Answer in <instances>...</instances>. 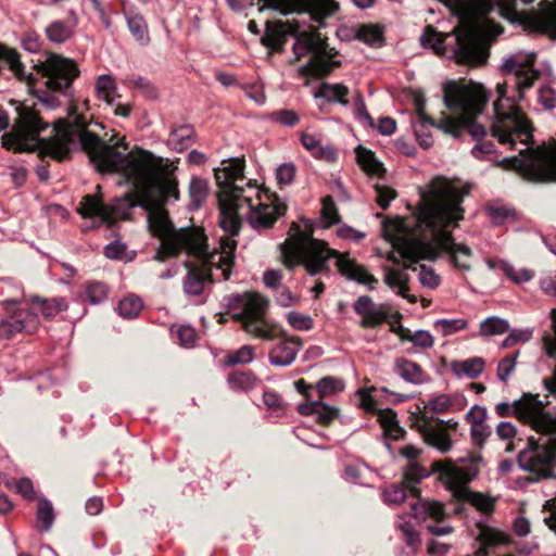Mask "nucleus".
Instances as JSON below:
<instances>
[{
	"label": "nucleus",
	"mask_w": 556,
	"mask_h": 556,
	"mask_svg": "<svg viewBox=\"0 0 556 556\" xmlns=\"http://www.w3.org/2000/svg\"><path fill=\"white\" fill-rule=\"evenodd\" d=\"M453 55L459 65L477 67L485 64L489 58V48L482 31L475 26L458 31Z\"/></svg>",
	"instance_id": "nucleus-13"
},
{
	"label": "nucleus",
	"mask_w": 556,
	"mask_h": 556,
	"mask_svg": "<svg viewBox=\"0 0 556 556\" xmlns=\"http://www.w3.org/2000/svg\"><path fill=\"white\" fill-rule=\"evenodd\" d=\"M260 380L252 371L235 370L228 376V384L233 391L254 389Z\"/></svg>",
	"instance_id": "nucleus-35"
},
{
	"label": "nucleus",
	"mask_w": 556,
	"mask_h": 556,
	"mask_svg": "<svg viewBox=\"0 0 556 556\" xmlns=\"http://www.w3.org/2000/svg\"><path fill=\"white\" fill-rule=\"evenodd\" d=\"M464 500L485 516L493 514L496 500L477 491H467Z\"/></svg>",
	"instance_id": "nucleus-37"
},
{
	"label": "nucleus",
	"mask_w": 556,
	"mask_h": 556,
	"mask_svg": "<svg viewBox=\"0 0 556 556\" xmlns=\"http://www.w3.org/2000/svg\"><path fill=\"white\" fill-rule=\"evenodd\" d=\"M36 520L40 525L41 532H48L55 520L52 503L43 496L38 497Z\"/></svg>",
	"instance_id": "nucleus-38"
},
{
	"label": "nucleus",
	"mask_w": 556,
	"mask_h": 556,
	"mask_svg": "<svg viewBox=\"0 0 556 556\" xmlns=\"http://www.w3.org/2000/svg\"><path fill=\"white\" fill-rule=\"evenodd\" d=\"M194 135L193 127L190 125H180L172 129L169 135V141L179 150L188 148Z\"/></svg>",
	"instance_id": "nucleus-47"
},
{
	"label": "nucleus",
	"mask_w": 556,
	"mask_h": 556,
	"mask_svg": "<svg viewBox=\"0 0 556 556\" xmlns=\"http://www.w3.org/2000/svg\"><path fill=\"white\" fill-rule=\"evenodd\" d=\"M445 38L446 36L438 31L433 26L427 25L420 40L424 47H430L435 54L443 55L445 52Z\"/></svg>",
	"instance_id": "nucleus-40"
},
{
	"label": "nucleus",
	"mask_w": 556,
	"mask_h": 556,
	"mask_svg": "<svg viewBox=\"0 0 556 556\" xmlns=\"http://www.w3.org/2000/svg\"><path fill=\"white\" fill-rule=\"evenodd\" d=\"M533 29L556 40V9L549 8L532 22Z\"/></svg>",
	"instance_id": "nucleus-36"
},
{
	"label": "nucleus",
	"mask_w": 556,
	"mask_h": 556,
	"mask_svg": "<svg viewBox=\"0 0 556 556\" xmlns=\"http://www.w3.org/2000/svg\"><path fill=\"white\" fill-rule=\"evenodd\" d=\"M352 307L357 315L362 316L359 321L362 328H376L383 323L395 327L394 325L400 324L402 319L400 312L390 315L387 304H376L369 295L358 296Z\"/></svg>",
	"instance_id": "nucleus-16"
},
{
	"label": "nucleus",
	"mask_w": 556,
	"mask_h": 556,
	"mask_svg": "<svg viewBox=\"0 0 556 556\" xmlns=\"http://www.w3.org/2000/svg\"><path fill=\"white\" fill-rule=\"evenodd\" d=\"M555 462V455L552 453H530L526 450L519 452L517 455L518 467L528 472L538 473L541 477L547 478L552 473L549 467Z\"/></svg>",
	"instance_id": "nucleus-19"
},
{
	"label": "nucleus",
	"mask_w": 556,
	"mask_h": 556,
	"mask_svg": "<svg viewBox=\"0 0 556 556\" xmlns=\"http://www.w3.org/2000/svg\"><path fill=\"white\" fill-rule=\"evenodd\" d=\"M393 371L405 382L414 386H420L430 380L419 364L405 357L395 358Z\"/></svg>",
	"instance_id": "nucleus-23"
},
{
	"label": "nucleus",
	"mask_w": 556,
	"mask_h": 556,
	"mask_svg": "<svg viewBox=\"0 0 556 556\" xmlns=\"http://www.w3.org/2000/svg\"><path fill=\"white\" fill-rule=\"evenodd\" d=\"M551 317H552V329L554 332V338L549 333H546L543 337V346L545 350V354L547 357L556 359V309L553 308L551 311Z\"/></svg>",
	"instance_id": "nucleus-64"
},
{
	"label": "nucleus",
	"mask_w": 556,
	"mask_h": 556,
	"mask_svg": "<svg viewBox=\"0 0 556 556\" xmlns=\"http://www.w3.org/2000/svg\"><path fill=\"white\" fill-rule=\"evenodd\" d=\"M519 355V352H515L513 354L506 355L502 358L497 366V378L506 383L508 381L509 376L513 374L516 367V359Z\"/></svg>",
	"instance_id": "nucleus-59"
},
{
	"label": "nucleus",
	"mask_w": 556,
	"mask_h": 556,
	"mask_svg": "<svg viewBox=\"0 0 556 556\" xmlns=\"http://www.w3.org/2000/svg\"><path fill=\"white\" fill-rule=\"evenodd\" d=\"M282 9H274L287 15L292 12H306L312 15L316 22H321L325 17L331 16L339 9L334 0H283Z\"/></svg>",
	"instance_id": "nucleus-17"
},
{
	"label": "nucleus",
	"mask_w": 556,
	"mask_h": 556,
	"mask_svg": "<svg viewBox=\"0 0 556 556\" xmlns=\"http://www.w3.org/2000/svg\"><path fill=\"white\" fill-rule=\"evenodd\" d=\"M406 484H391L382 492V500L387 504H402L406 497Z\"/></svg>",
	"instance_id": "nucleus-53"
},
{
	"label": "nucleus",
	"mask_w": 556,
	"mask_h": 556,
	"mask_svg": "<svg viewBox=\"0 0 556 556\" xmlns=\"http://www.w3.org/2000/svg\"><path fill=\"white\" fill-rule=\"evenodd\" d=\"M127 83L130 87L140 90L149 99L156 97V89L146 77L132 75L127 78Z\"/></svg>",
	"instance_id": "nucleus-61"
},
{
	"label": "nucleus",
	"mask_w": 556,
	"mask_h": 556,
	"mask_svg": "<svg viewBox=\"0 0 556 556\" xmlns=\"http://www.w3.org/2000/svg\"><path fill=\"white\" fill-rule=\"evenodd\" d=\"M128 245H104L103 254L110 260L131 262L136 251H127Z\"/></svg>",
	"instance_id": "nucleus-57"
},
{
	"label": "nucleus",
	"mask_w": 556,
	"mask_h": 556,
	"mask_svg": "<svg viewBox=\"0 0 556 556\" xmlns=\"http://www.w3.org/2000/svg\"><path fill=\"white\" fill-rule=\"evenodd\" d=\"M254 359V348L251 345H243L239 350L230 353L226 357L227 365H244Z\"/></svg>",
	"instance_id": "nucleus-56"
},
{
	"label": "nucleus",
	"mask_w": 556,
	"mask_h": 556,
	"mask_svg": "<svg viewBox=\"0 0 556 556\" xmlns=\"http://www.w3.org/2000/svg\"><path fill=\"white\" fill-rule=\"evenodd\" d=\"M396 528L401 530L406 542V546L401 547L396 556H415L420 544L419 533L414 529L413 523L404 520V518H401V520L396 522Z\"/></svg>",
	"instance_id": "nucleus-28"
},
{
	"label": "nucleus",
	"mask_w": 556,
	"mask_h": 556,
	"mask_svg": "<svg viewBox=\"0 0 556 556\" xmlns=\"http://www.w3.org/2000/svg\"><path fill=\"white\" fill-rule=\"evenodd\" d=\"M426 441L441 453L450 452L453 446L451 437L447 433L439 430L429 431L426 434Z\"/></svg>",
	"instance_id": "nucleus-52"
},
{
	"label": "nucleus",
	"mask_w": 556,
	"mask_h": 556,
	"mask_svg": "<svg viewBox=\"0 0 556 556\" xmlns=\"http://www.w3.org/2000/svg\"><path fill=\"white\" fill-rule=\"evenodd\" d=\"M289 325L300 331L311 330L314 326V320L311 316L292 311L287 314Z\"/></svg>",
	"instance_id": "nucleus-58"
},
{
	"label": "nucleus",
	"mask_w": 556,
	"mask_h": 556,
	"mask_svg": "<svg viewBox=\"0 0 556 556\" xmlns=\"http://www.w3.org/2000/svg\"><path fill=\"white\" fill-rule=\"evenodd\" d=\"M122 175L131 184V192L106 205L98 185V193L84 195L77 212L84 218H98L100 224L114 230L118 220L130 218L129 208L140 206L147 212L149 231L160 243H207L203 227L176 228L172 222L166 204L170 198L179 199L178 180L162 157L135 147L128 153Z\"/></svg>",
	"instance_id": "nucleus-1"
},
{
	"label": "nucleus",
	"mask_w": 556,
	"mask_h": 556,
	"mask_svg": "<svg viewBox=\"0 0 556 556\" xmlns=\"http://www.w3.org/2000/svg\"><path fill=\"white\" fill-rule=\"evenodd\" d=\"M321 202L323 207L320 210V217L323 219V223H325L324 228H329L331 225L340 220V215L338 213L334 200L331 195L325 197Z\"/></svg>",
	"instance_id": "nucleus-51"
},
{
	"label": "nucleus",
	"mask_w": 556,
	"mask_h": 556,
	"mask_svg": "<svg viewBox=\"0 0 556 556\" xmlns=\"http://www.w3.org/2000/svg\"><path fill=\"white\" fill-rule=\"evenodd\" d=\"M317 223L307 218H301L300 222H293L288 230V237L282 243H328L325 239L313 237Z\"/></svg>",
	"instance_id": "nucleus-24"
},
{
	"label": "nucleus",
	"mask_w": 556,
	"mask_h": 556,
	"mask_svg": "<svg viewBox=\"0 0 556 556\" xmlns=\"http://www.w3.org/2000/svg\"><path fill=\"white\" fill-rule=\"evenodd\" d=\"M453 397L447 394H439L428 400L425 408L434 414H443L448 410L452 405Z\"/></svg>",
	"instance_id": "nucleus-62"
},
{
	"label": "nucleus",
	"mask_w": 556,
	"mask_h": 556,
	"mask_svg": "<svg viewBox=\"0 0 556 556\" xmlns=\"http://www.w3.org/2000/svg\"><path fill=\"white\" fill-rule=\"evenodd\" d=\"M278 251L287 267L303 265L311 276L328 273L330 261L334 260L339 271L348 279L365 285L369 290H374L378 282L364 266L344 257L339 251L329 249V245H278Z\"/></svg>",
	"instance_id": "nucleus-8"
},
{
	"label": "nucleus",
	"mask_w": 556,
	"mask_h": 556,
	"mask_svg": "<svg viewBox=\"0 0 556 556\" xmlns=\"http://www.w3.org/2000/svg\"><path fill=\"white\" fill-rule=\"evenodd\" d=\"M206 194H207L206 181L199 177L192 178L190 181V186H189V195L191 199V205L194 208H198L205 200Z\"/></svg>",
	"instance_id": "nucleus-50"
},
{
	"label": "nucleus",
	"mask_w": 556,
	"mask_h": 556,
	"mask_svg": "<svg viewBox=\"0 0 556 556\" xmlns=\"http://www.w3.org/2000/svg\"><path fill=\"white\" fill-rule=\"evenodd\" d=\"M142 309V302L138 296H126L118 302L117 312L118 314L127 319L137 317Z\"/></svg>",
	"instance_id": "nucleus-48"
},
{
	"label": "nucleus",
	"mask_w": 556,
	"mask_h": 556,
	"mask_svg": "<svg viewBox=\"0 0 556 556\" xmlns=\"http://www.w3.org/2000/svg\"><path fill=\"white\" fill-rule=\"evenodd\" d=\"M294 60L291 64L299 62L302 58L311 54L308 62L299 68L302 77L323 79L329 76L334 68L341 66V62L333 60L338 55L334 48L328 45V38L323 37L318 30L303 31L292 47Z\"/></svg>",
	"instance_id": "nucleus-10"
},
{
	"label": "nucleus",
	"mask_w": 556,
	"mask_h": 556,
	"mask_svg": "<svg viewBox=\"0 0 556 556\" xmlns=\"http://www.w3.org/2000/svg\"><path fill=\"white\" fill-rule=\"evenodd\" d=\"M479 532L477 541L480 543L479 548L476 552V556H488L489 548L495 544L501 543V534L489 527L483 520H479L476 523Z\"/></svg>",
	"instance_id": "nucleus-30"
},
{
	"label": "nucleus",
	"mask_w": 556,
	"mask_h": 556,
	"mask_svg": "<svg viewBox=\"0 0 556 556\" xmlns=\"http://www.w3.org/2000/svg\"><path fill=\"white\" fill-rule=\"evenodd\" d=\"M345 382L342 378L333 376H325L316 382V391L319 400L326 396L334 395L343 392Z\"/></svg>",
	"instance_id": "nucleus-39"
},
{
	"label": "nucleus",
	"mask_w": 556,
	"mask_h": 556,
	"mask_svg": "<svg viewBox=\"0 0 556 556\" xmlns=\"http://www.w3.org/2000/svg\"><path fill=\"white\" fill-rule=\"evenodd\" d=\"M430 476L431 471L418 462L407 463L403 471V483L410 486L420 483L424 479L429 478Z\"/></svg>",
	"instance_id": "nucleus-44"
},
{
	"label": "nucleus",
	"mask_w": 556,
	"mask_h": 556,
	"mask_svg": "<svg viewBox=\"0 0 556 556\" xmlns=\"http://www.w3.org/2000/svg\"><path fill=\"white\" fill-rule=\"evenodd\" d=\"M5 65H8L20 81H25L30 88L35 87L36 78L31 74L26 73L25 66L21 61V54L15 49L0 42V74Z\"/></svg>",
	"instance_id": "nucleus-21"
},
{
	"label": "nucleus",
	"mask_w": 556,
	"mask_h": 556,
	"mask_svg": "<svg viewBox=\"0 0 556 556\" xmlns=\"http://www.w3.org/2000/svg\"><path fill=\"white\" fill-rule=\"evenodd\" d=\"M34 67L46 79V88L53 92H65L80 74L74 60L53 52L48 54L45 62Z\"/></svg>",
	"instance_id": "nucleus-12"
},
{
	"label": "nucleus",
	"mask_w": 556,
	"mask_h": 556,
	"mask_svg": "<svg viewBox=\"0 0 556 556\" xmlns=\"http://www.w3.org/2000/svg\"><path fill=\"white\" fill-rule=\"evenodd\" d=\"M355 154L357 164L367 175L379 178L384 176L386 168L371 150L357 146Z\"/></svg>",
	"instance_id": "nucleus-26"
},
{
	"label": "nucleus",
	"mask_w": 556,
	"mask_h": 556,
	"mask_svg": "<svg viewBox=\"0 0 556 556\" xmlns=\"http://www.w3.org/2000/svg\"><path fill=\"white\" fill-rule=\"evenodd\" d=\"M429 245H391V250L383 253L380 249H377V254L380 257H386L387 261L394 265L403 264L404 267L410 268L413 264L420 262L421 260L429 258L428 252L425 248ZM438 248H452L454 262L457 266H460L457 262V254L469 256L471 250L469 245H437Z\"/></svg>",
	"instance_id": "nucleus-14"
},
{
	"label": "nucleus",
	"mask_w": 556,
	"mask_h": 556,
	"mask_svg": "<svg viewBox=\"0 0 556 556\" xmlns=\"http://www.w3.org/2000/svg\"><path fill=\"white\" fill-rule=\"evenodd\" d=\"M127 27L132 37L141 45L147 46L150 42L148 24L137 9H124Z\"/></svg>",
	"instance_id": "nucleus-25"
},
{
	"label": "nucleus",
	"mask_w": 556,
	"mask_h": 556,
	"mask_svg": "<svg viewBox=\"0 0 556 556\" xmlns=\"http://www.w3.org/2000/svg\"><path fill=\"white\" fill-rule=\"evenodd\" d=\"M482 462L483 458L480 453L470 452L467 456L457 459L459 466H450L447 473L452 475V479L459 483H469L478 477Z\"/></svg>",
	"instance_id": "nucleus-20"
},
{
	"label": "nucleus",
	"mask_w": 556,
	"mask_h": 556,
	"mask_svg": "<svg viewBox=\"0 0 556 556\" xmlns=\"http://www.w3.org/2000/svg\"><path fill=\"white\" fill-rule=\"evenodd\" d=\"M484 361L481 357H472L465 361H453L451 370L457 377H467L475 379L481 375L484 369Z\"/></svg>",
	"instance_id": "nucleus-31"
},
{
	"label": "nucleus",
	"mask_w": 556,
	"mask_h": 556,
	"mask_svg": "<svg viewBox=\"0 0 556 556\" xmlns=\"http://www.w3.org/2000/svg\"><path fill=\"white\" fill-rule=\"evenodd\" d=\"M76 21L73 24L70 22L56 20L51 22L45 29V34L49 41L53 43H64L72 38L74 34V27Z\"/></svg>",
	"instance_id": "nucleus-32"
},
{
	"label": "nucleus",
	"mask_w": 556,
	"mask_h": 556,
	"mask_svg": "<svg viewBox=\"0 0 556 556\" xmlns=\"http://www.w3.org/2000/svg\"><path fill=\"white\" fill-rule=\"evenodd\" d=\"M509 330V323L496 316L485 318L480 324V333L485 337L503 334Z\"/></svg>",
	"instance_id": "nucleus-46"
},
{
	"label": "nucleus",
	"mask_w": 556,
	"mask_h": 556,
	"mask_svg": "<svg viewBox=\"0 0 556 556\" xmlns=\"http://www.w3.org/2000/svg\"><path fill=\"white\" fill-rule=\"evenodd\" d=\"M38 324L36 313L29 308H18L8 319L0 320V338L11 339L18 332L31 333Z\"/></svg>",
	"instance_id": "nucleus-18"
},
{
	"label": "nucleus",
	"mask_w": 556,
	"mask_h": 556,
	"mask_svg": "<svg viewBox=\"0 0 556 556\" xmlns=\"http://www.w3.org/2000/svg\"><path fill=\"white\" fill-rule=\"evenodd\" d=\"M237 245H159L153 260L166 262L175 258L186 249L200 261L194 264L185 261L187 273L182 279V291L186 298L194 304L201 305L207 301L214 283L213 270H220L222 280H228L235 265V249Z\"/></svg>",
	"instance_id": "nucleus-5"
},
{
	"label": "nucleus",
	"mask_w": 556,
	"mask_h": 556,
	"mask_svg": "<svg viewBox=\"0 0 556 556\" xmlns=\"http://www.w3.org/2000/svg\"><path fill=\"white\" fill-rule=\"evenodd\" d=\"M471 186L459 179L434 177L428 190L419 189L416 205L407 204L408 216L382 218V236L388 243H456L453 231L464 219L463 202Z\"/></svg>",
	"instance_id": "nucleus-3"
},
{
	"label": "nucleus",
	"mask_w": 556,
	"mask_h": 556,
	"mask_svg": "<svg viewBox=\"0 0 556 556\" xmlns=\"http://www.w3.org/2000/svg\"><path fill=\"white\" fill-rule=\"evenodd\" d=\"M374 188L376 191V202L382 210H387L391 201L397 197L396 190L389 186L376 184Z\"/></svg>",
	"instance_id": "nucleus-60"
},
{
	"label": "nucleus",
	"mask_w": 556,
	"mask_h": 556,
	"mask_svg": "<svg viewBox=\"0 0 556 556\" xmlns=\"http://www.w3.org/2000/svg\"><path fill=\"white\" fill-rule=\"evenodd\" d=\"M265 198L268 203L257 202L255 207L247 212L249 225L258 232L273 228L278 218L287 212V204L281 202L276 193L266 190Z\"/></svg>",
	"instance_id": "nucleus-15"
},
{
	"label": "nucleus",
	"mask_w": 556,
	"mask_h": 556,
	"mask_svg": "<svg viewBox=\"0 0 556 556\" xmlns=\"http://www.w3.org/2000/svg\"><path fill=\"white\" fill-rule=\"evenodd\" d=\"M468 321L464 318L439 319L434 323V328L440 329L442 336L447 337L459 330L466 329Z\"/></svg>",
	"instance_id": "nucleus-54"
},
{
	"label": "nucleus",
	"mask_w": 556,
	"mask_h": 556,
	"mask_svg": "<svg viewBox=\"0 0 556 556\" xmlns=\"http://www.w3.org/2000/svg\"><path fill=\"white\" fill-rule=\"evenodd\" d=\"M357 38L371 47L384 45L383 27L379 25H363L357 31Z\"/></svg>",
	"instance_id": "nucleus-42"
},
{
	"label": "nucleus",
	"mask_w": 556,
	"mask_h": 556,
	"mask_svg": "<svg viewBox=\"0 0 556 556\" xmlns=\"http://www.w3.org/2000/svg\"><path fill=\"white\" fill-rule=\"evenodd\" d=\"M535 54L531 53L525 60L507 59L502 71L510 76L516 94L507 97L508 81L497 84L498 99L494 102L495 119L491 125V136L502 144H509L514 150L517 139L529 146L533 141V126L525 112L518 105L525 99V93L540 79L541 72L534 68ZM505 167L517 170L526 180L535 184L556 182V150L545 144L538 148L527 147L519 155L506 157Z\"/></svg>",
	"instance_id": "nucleus-2"
},
{
	"label": "nucleus",
	"mask_w": 556,
	"mask_h": 556,
	"mask_svg": "<svg viewBox=\"0 0 556 556\" xmlns=\"http://www.w3.org/2000/svg\"><path fill=\"white\" fill-rule=\"evenodd\" d=\"M520 400H522L521 414L525 417L538 419L547 416V413L544 410L547 403H543L539 399V394L523 393Z\"/></svg>",
	"instance_id": "nucleus-34"
},
{
	"label": "nucleus",
	"mask_w": 556,
	"mask_h": 556,
	"mask_svg": "<svg viewBox=\"0 0 556 556\" xmlns=\"http://www.w3.org/2000/svg\"><path fill=\"white\" fill-rule=\"evenodd\" d=\"M223 167L215 169V179L218 186L217 202L219 207V226L225 235L218 243H237L229 240L239 233L242 217L240 210L247 206L248 211L262 202V192L265 194L267 189H261L256 184L249 180L245 186L238 182L245 179L243 172L244 159H230L222 162Z\"/></svg>",
	"instance_id": "nucleus-6"
},
{
	"label": "nucleus",
	"mask_w": 556,
	"mask_h": 556,
	"mask_svg": "<svg viewBox=\"0 0 556 556\" xmlns=\"http://www.w3.org/2000/svg\"><path fill=\"white\" fill-rule=\"evenodd\" d=\"M488 212L491 223L495 226H501L508 220L515 219V211L506 206L490 205Z\"/></svg>",
	"instance_id": "nucleus-55"
},
{
	"label": "nucleus",
	"mask_w": 556,
	"mask_h": 556,
	"mask_svg": "<svg viewBox=\"0 0 556 556\" xmlns=\"http://www.w3.org/2000/svg\"><path fill=\"white\" fill-rule=\"evenodd\" d=\"M349 93V87L343 84H330L324 81L320 84L315 97L324 98L328 102H338L341 105L348 106L350 104L348 99Z\"/></svg>",
	"instance_id": "nucleus-29"
},
{
	"label": "nucleus",
	"mask_w": 556,
	"mask_h": 556,
	"mask_svg": "<svg viewBox=\"0 0 556 556\" xmlns=\"http://www.w3.org/2000/svg\"><path fill=\"white\" fill-rule=\"evenodd\" d=\"M109 287L101 281L87 282L84 289L86 300L92 304L98 305L108 299Z\"/></svg>",
	"instance_id": "nucleus-45"
},
{
	"label": "nucleus",
	"mask_w": 556,
	"mask_h": 556,
	"mask_svg": "<svg viewBox=\"0 0 556 556\" xmlns=\"http://www.w3.org/2000/svg\"><path fill=\"white\" fill-rule=\"evenodd\" d=\"M287 37L286 23L282 21H267L265 26V34L261 38L264 47L268 48L273 43Z\"/></svg>",
	"instance_id": "nucleus-43"
},
{
	"label": "nucleus",
	"mask_w": 556,
	"mask_h": 556,
	"mask_svg": "<svg viewBox=\"0 0 556 556\" xmlns=\"http://www.w3.org/2000/svg\"><path fill=\"white\" fill-rule=\"evenodd\" d=\"M488 266L491 269L503 273L510 281L517 285L530 281L534 277L532 270L527 268L516 270L510 263L500 258L488 260Z\"/></svg>",
	"instance_id": "nucleus-27"
},
{
	"label": "nucleus",
	"mask_w": 556,
	"mask_h": 556,
	"mask_svg": "<svg viewBox=\"0 0 556 556\" xmlns=\"http://www.w3.org/2000/svg\"><path fill=\"white\" fill-rule=\"evenodd\" d=\"M443 100L445 106L458 116L452 117L442 113L440 121L424 117L413 122L414 132L424 149L430 148L433 143L430 127H435L454 138L462 137L465 131L477 141L485 137V127L477 122L478 115L483 112L488 103V94L482 85L448 80L443 86Z\"/></svg>",
	"instance_id": "nucleus-4"
},
{
	"label": "nucleus",
	"mask_w": 556,
	"mask_h": 556,
	"mask_svg": "<svg viewBox=\"0 0 556 556\" xmlns=\"http://www.w3.org/2000/svg\"><path fill=\"white\" fill-rule=\"evenodd\" d=\"M223 305L227 309L240 308L231 318L242 325L248 333L264 340H273V333L265 325V315L268 309V300L257 292L231 293L223 298Z\"/></svg>",
	"instance_id": "nucleus-11"
},
{
	"label": "nucleus",
	"mask_w": 556,
	"mask_h": 556,
	"mask_svg": "<svg viewBox=\"0 0 556 556\" xmlns=\"http://www.w3.org/2000/svg\"><path fill=\"white\" fill-rule=\"evenodd\" d=\"M302 346V339L292 337L276 344L268 353L270 365L277 367H287L291 365Z\"/></svg>",
	"instance_id": "nucleus-22"
},
{
	"label": "nucleus",
	"mask_w": 556,
	"mask_h": 556,
	"mask_svg": "<svg viewBox=\"0 0 556 556\" xmlns=\"http://www.w3.org/2000/svg\"><path fill=\"white\" fill-rule=\"evenodd\" d=\"M31 303L40 305V313L46 318H53L59 313L67 309L66 301L63 298L42 300L39 296L31 298Z\"/></svg>",
	"instance_id": "nucleus-41"
},
{
	"label": "nucleus",
	"mask_w": 556,
	"mask_h": 556,
	"mask_svg": "<svg viewBox=\"0 0 556 556\" xmlns=\"http://www.w3.org/2000/svg\"><path fill=\"white\" fill-rule=\"evenodd\" d=\"M491 433V427L485 422L470 426V438L473 445L478 448H482L484 446Z\"/></svg>",
	"instance_id": "nucleus-63"
},
{
	"label": "nucleus",
	"mask_w": 556,
	"mask_h": 556,
	"mask_svg": "<svg viewBox=\"0 0 556 556\" xmlns=\"http://www.w3.org/2000/svg\"><path fill=\"white\" fill-rule=\"evenodd\" d=\"M301 142L303 147L312 152L315 157H326L327 160H332L334 156V152L331 149H325L320 147L319 140H317L313 135L303 134L301 137Z\"/></svg>",
	"instance_id": "nucleus-49"
},
{
	"label": "nucleus",
	"mask_w": 556,
	"mask_h": 556,
	"mask_svg": "<svg viewBox=\"0 0 556 556\" xmlns=\"http://www.w3.org/2000/svg\"><path fill=\"white\" fill-rule=\"evenodd\" d=\"M96 94L108 105H113L115 98L121 96L117 93V85L111 75H100L94 84Z\"/></svg>",
	"instance_id": "nucleus-33"
},
{
	"label": "nucleus",
	"mask_w": 556,
	"mask_h": 556,
	"mask_svg": "<svg viewBox=\"0 0 556 556\" xmlns=\"http://www.w3.org/2000/svg\"><path fill=\"white\" fill-rule=\"evenodd\" d=\"M15 104L16 117L11 130L1 136V146L13 153H33L38 151L41 162L47 156L62 162L70 157L68 142L53 136L49 139L40 138L49 124L42 119L39 111L34 105L12 101Z\"/></svg>",
	"instance_id": "nucleus-7"
},
{
	"label": "nucleus",
	"mask_w": 556,
	"mask_h": 556,
	"mask_svg": "<svg viewBox=\"0 0 556 556\" xmlns=\"http://www.w3.org/2000/svg\"><path fill=\"white\" fill-rule=\"evenodd\" d=\"M72 126L79 132L78 138L81 148L99 173H123V167L128 156V154L125 155L124 152L127 151L129 147L125 138L119 139L114 144L106 143L98 135L88 129L89 123L81 114H77L74 117Z\"/></svg>",
	"instance_id": "nucleus-9"
}]
</instances>
